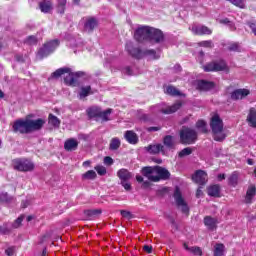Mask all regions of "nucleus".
I'll return each instance as SVG.
<instances>
[{
    "label": "nucleus",
    "mask_w": 256,
    "mask_h": 256,
    "mask_svg": "<svg viewBox=\"0 0 256 256\" xmlns=\"http://www.w3.org/2000/svg\"><path fill=\"white\" fill-rule=\"evenodd\" d=\"M134 39L141 43L142 41H154L155 43H161L165 36L163 32L157 28L150 26H140L134 33Z\"/></svg>",
    "instance_id": "1"
},
{
    "label": "nucleus",
    "mask_w": 256,
    "mask_h": 256,
    "mask_svg": "<svg viewBox=\"0 0 256 256\" xmlns=\"http://www.w3.org/2000/svg\"><path fill=\"white\" fill-rule=\"evenodd\" d=\"M142 175L144 177H147L149 181H153L154 183H157V181H161V179H169L171 177V173L163 167L160 166H147L142 168Z\"/></svg>",
    "instance_id": "2"
},
{
    "label": "nucleus",
    "mask_w": 256,
    "mask_h": 256,
    "mask_svg": "<svg viewBox=\"0 0 256 256\" xmlns=\"http://www.w3.org/2000/svg\"><path fill=\"white\" fill-rule=\"evenodd\" d=\"M64 75V83L69 87L77 86V78L83 75V72H72L71 68H60L52 73V79H59V77Z\"/></svg>",
    "instance_id": "3"
},
{
    "label": "nucleus",
    "mask_w": 256,
    "mask_h": 256,
    "mask_svg": "<svg viewBox=\"0 0 256 256\" xmlns=\"http://www.w3.org/2000/svg\"><path fill=\"white\" fill-rule=\"evenodd\" d=\"M127 52L132 55L135 59H143V57H149L150 59H159V55L155 50H141L138 47L133 46V42L129 41L126 43Z\"/></svg>",
    "instance_id": "4"
},
{
    "label": "nucleus",
    "mask_w": 256,
    "mask_h": 256,
    "mask_svg": "<svg viewBox=\"0 0 256 256\" xmlns=\"http://www.w3.org/2000/svg\"><path fill=\"white\" fill-rule=\"evenodd\" d=\"M210 127L213 133L214 141H223L225 139V132H223V120L218 114L212 116L210 120Z\"/></svg>",
    "instance_id": "5"
},
{
    "label": "nucleus",
    "mask_w": 256,
    "mask_h": 256,
    "mask_svg": "<svg viewBox=\"0 0 256 256\" xmlns=\"http://www.w3.org/2000/svg\"><path fill=\"white\" fill-rule=\"evenodd\" d=\"M59 47V40H52L44 44L42 48L39 49L37 53V59H45V57H49L55 49Z\"/></svg>",
    "instance_id": "6"
},
{
    "label": "nucleus",
    "mask_w": 256,
    "mask_h": 256,
    "mask_svg": "<svg viewBox=\"0 0 256 256\" xmlns=\"http://www.w3.org/2000/svg\"><path fill=\"white\" fill-rule=\"evenodd\" d=\"M180 141L183 145H193L197 141V132L190 128H183L180 131Z\"/></svg>",
    "instance_id": "7"
},
{
    "label": "nucleus",
    "mask_w": 256,
    "mask_h": 256,
    "mask_svg": "<svg viewBox=\"0 0 256 256\" xmlns=\"http://www.w3.org/2000/svg\"><path fill=\"white\" fill-rule=\"evenodd\" d=\"M13 168L16 169V171H33L35 164L28 159H15L13 161Z\"/></svg>",
    "instance_id": "8"
},
{
    "label": "nucleus",
    "mask_w": 256,
    "mask_h": 256,
    "mask_svg": "<svg viewBox=\"0 0 256 256\" xmlns=\"http://www.w3.org/2000/svg\"><path fill=\"white\" fill-rule=\"evenodd\" d=\"M173 197L177 207L181 209L182 213H189V206L187 205V202H185V199H183V195L181 194L179 187L175 188Z\"/></svg>",
    "instance_id": "9"
},
{
    "label": "nucleus",
    "mask_w": 256,
    "mask_h": 256,
    "mask_svg": "<svg viewBox=\"0 0 256 256\" xmlns=\"http://www.w3.org/2000/svg\"><path fill=\"white\" fill-rule=\"evenodd\" d=\"M13 131L15 133H22V134L31 133L29 130V121L27 117L25 119H20L14 122Z\"/></svg>",
    "instance_id": "10"
},
{
    "label": "nucleus",
    "mask_w": 256,
    "mask_h": 256,
    "mask_svg": "<svg viewBox=\"0 0 256 256\" xmlns=\"http://www.w3.org/2000/svg\"><path fill=\"white\" fill-rule=\"evenodd\" d=\"M204 71L209 72V71H227V63L225 61L220 60L216 62H211L206 64L203 67Z\"/></svg>",
    "instance_id": "11"
},
{
    "label": "nucleus",
    "mask_w": 256,
    "mask_h": 256,
    "mask_svg": "<svg viewBox=\"0 0 256 256\" xmlns=\"http://www.w3.org/2000/svg\"><path fill=\"white\" fill-rule=\"evenodd\" d=\"M27 119L30 133H33V131H39V129H42L43 125H45V120L41 118L33 120L31 119V116H27Z\"/></svg>",
    "instance_id": "12"
},
{
    "label": "nucleus",
    "mask_w": 256,
    "mask_h": 256,
    "mask_svg": "<svg viewBox=\"0 0 256 256\" xmlns=\"http://www.w3.org/2000/svg\"><path fill=\"white\" fill-rule=\"evenodd\" d=\"M189 29L194 35H211V33H213L207 26L199 24H193Z\"/></svg>",
    "instance_id": "13"
},
{
    "label": "nucleus",
    "mask_w": 256,
    "mask_h": 256,
    "mask_svg": "<svg viewBox=\"0 0 256 256\" xmlns=\"http://www.w3.org/2000/svg\"><path fill=\"white\" fill-rule=\"evenodd\" d=\"M179 109H181V102H176L172 106L161 105L158 111L164 115H171V113H175Z\"/></svg>",
    "instance_id": "14"
},
{
    "label": "nucleus",
    "mask_w": 256,
    "mask_h": 256,
    "mask_svg": "<svg viewBox=\"0 0 256 256\" xmlns=\"http://www.w3.org/2000/svg\"><path fill=\"white\" fill-rule=\"evenodd\" d=\"M207 179V174L203 170L196 171L192 176V180L194 183H198V185H205V183H207Z\"/></svg>",
    "instance_id": "15"
},
{
    "label": "nucleus",
    "mask_w": 256,
    "mask_h": 256,
    "mask_svg": "<svg viewBox=\"0 0 256 256\" xmlns=\"http://www.w3.org/2000/svg\"><path fill=\"white\" fill-rule=\"evenodd\" d=\"M198 91H211L215 89V83L207 80H199L197 82Z\"/></svg>",
    "instance_id": "16"
},
{
    "label": "nucleus",
    "mask_w": 256,
    "mask_h": 256,
    "mask_svg": "<svg viewBox=\"0 0 256 256\" xmlns=\"http://www.w3.org/2000/svg\"><path fill=\"white\" fill-rule=\"evenodd\" d=\"M146 149L148 153H151L152 155H157L158 153L165 155V146H163V144H151Z\"/></svg>",
    "instance_id": "17"
},
{
    "label": "nucleus",
    "mask_w": 256,
    "mask_h": 256,
    "mask_svg": "<svg viewBox=\"0 0 256 256\" xmlns=\"http://www.w3.org/2000/svg\"><path fill=\"white\" fill-rule=\"evenodd\" d=\"M124 138L128 143H130V145H137L139 141V137H137V134L132 130L126 131L124 134Z\"/></svg>",
    "instance_id": "18"
},
{
    "label": "nucleus",
    "mask_w": 256,
    "mask_h": 256,
    "mask_svg": "<svg viewBox=\"0 0 256 256\" xmlns=\"http://www.w3.org/2000/svg\"><path fill=\"white\" fill-rule=\"evenodd\" d=\"M249 95V90L247 89H237L231 94V99L237 101L239 99H245Z\"/></svg>",
    "instance_id": "19"
},
{
    "label": "nucleus",
    "mask_w": 256,
    "mask_h": 256,
    "mask_svg": "<svg viewBox=\"0 0 256 256\" xmlns=\"http://www.w3.org/2000/svg\"><path fill=\"white\" fill-rule=\"evenodd\" d=\"M77 147H79V142L74 138H70L64 143V149L66 151H75Z\"/></svg>",
    "instance_id": "20"
},
{
    "label": "nucleus",
    "mask_w": 256,
    "mask_h": 256,
    "mask_svg": "<svg viewBox=\"0 0 256 256\" xmlns=\"http://www.w3.org/2000/svg\"><path fill=\"white\" fill-rule=\"evenodd\" d=\"M101 114V108L98 106H92L87 109V115L90 119L99 120V115Z\"/></svg>",
    "instance_id": "21"
},
{
    "label": "nucleus",
    "mask_w": 256,
    "mask_h": 256,
    "mask_svg": "<svg viewBox=\"0 0 256 256\" xmlns=\"http://www.w3.org/2000/svg\"><path fill=\"white\" fill-rule=\"evenodd\" d=\"M95 27H97V19L95 18H88L84 23V31L86 33H91Z\"/></svg>",
    "instance_id": "22"
},
{
    "label": "nucleus",
    "mask_w": 256,
    "mask_h": 256,
    "mask_svg": "<svg viewBox=\"0 0 256 256\" xmlns=\"http://www.w3.org/2000/svg\"><path fill=\"white\" fill-rule=\"evenodd\" d=\"M39 7L42 13H49V11L53 10V2L51 0H44L40 2Z\"/></svg>",
    "instance_id": "23"
},
{
    "label": "nucleus",
    "mask_w": 256,
    "mask_h": 256,
    "mask_svg": "<svg viewBox=\"0 0 256 256\" xmlns=\"http://www.w3.org/2000/svg\"><path fill=\"white\" fill-rule=\"evenodd\" d=\"M79 99H85V97H89V95H93V90L91 86H82L78 92Z\"/></svg>",
    "instance_id": "24"
},
{
    "label": "nucleus",
    "mask_w": 256,
    "mask_h": 256,
    "mask_svg": "<svg viewBox=\"0 0 256 256\" xmlns=\"http://www.w3.org/2000/svg\"><path fill=\"white\" fill-rule=\"evenodd\" d=\"M255 195H256L255 186L248 187V190L246 192V197H245V203L247 204L253 203V197H255Z\"/></svg>",
    "instance_id": "25"
},
{
    "label": "nucleus",
    "mask_w": 256,
    "mask_h": 256,
    "mask_svg": "<svg viewBox=\"0 0 256 256\" xmlns=\"http://www.w3.org/2000/svg\"><path fill=\"white\" fill-rule=\"evenodd\" d=\"M204 224L208 229H216L217 228V220L212 218L211 216H206L204 218Z\"/></svg>",
    "instance_id": "26"
},
{
    "label": "nucleus",
    "mask_w": 256,
    "mask_h": 256,
    "mask_svg": "<svg viewBox=\"0 0 256 256\" xmlns=\"http://www.w3.org/2000/svg\"><path fill=\"white\" fill-rule=\"evenodd\" d=\"M163 143L167 149H175V137L167 135L164 137Z\"/></svg>",
    "instance_id": "27"
},
{
    "label": "nucleus",
    "mask_w": 256,
    "mask_h": 256,
    "mask_svg": "<svg viewBox=\"0 0 256 256\" xmlns=\"http://www.w3.org/2000/svg\"><path fill=\"white\" fill-rule=\"evenodd\" d=\"M118 177L121 181H129V179L133 177V174H131L127 169H120L118 171Z\"/></svg>",
    "instance_id": "28"
},
{
    "label": "nucleus",
    "mask_w": 256,
    "mask_h": 256,
    "mask_svg": "<svg viewBox=\"0 0 256 256\" xmlns=\"http://www.w3.org/2000/svg\"><path fill=\"white\" fill-rule=\"evenodd\" d=\"M84 215L88 220L95 219V217H97L98 215H101V210L100 209L85 210Z\"/></svg>",
    "instance_id": "29"
},
{
    "label": "nucleus",
    "mask_w": 256,
    "mask_h": 256,
    "mask_svg": "<svg viewBox=\"0 0 256 256\" xmlns=\"http://www.w3.org/2000/svg\"><path fill=\"white\" fill-rule=\"evenodd\" d=\"M221 194V188L219 185H212L208 188V195L210 197H219Z\"/></svg>",
    "instance_id": "30"
},
{
    "label": "nucleus",
    "mask_w": 256,
    "mask_h": 256,
    "mask_svg": "<svg viewBox=\"0 0 256 256\" xmlns=\"http://www.w3.org/2000/svg\"><path fill=\"white\" fill-rule=\"evenodd\" d=\"M183 247L186 251H190V253H193V255H199V256L203 255V251L201 250L200 247H197V246L189 247L187 243H184Z\"/></svg>",
    "instance_id": "31"
},
{
    "label": "nucleus",
    "mask_w": 256,
    "mask_h": 256,
    "mask_svg": "<svg viewBox=\"0 0 256 256\" xmlns=\"http://www.w3.org/2000/svg\"><path fill=\"white\" fill-rule=\"evenodd\" d=\"M247 121L250 127H256V110L254 108L250 109Z\"/></svg>",
    "instance_id": "32"
},
{
    "label": "nucleus",
    "mask_w": 256,
    "mask_h": 256,
    "mask_svg": "<svg viewBox=\"0 0 256 256\" xmlns=\"http://www.w3.org/2000/svg\"><path fill=\"white\" fill-rule=\"evenodd\" d=\"M119 147H121V140L117 137L112 138L109 145L110 151H117Z\"/></svg>",
    "instance_id": "33"
},
{
    "label": "nucleus",
    "mask_w": 256,
    "mask_h": 256,
    "mask_svg": "<svg viewBox=\"0 0 256 256\" xmlns=\"http://www.w3.org/2000/svg\"><path fill=\"white\" fill-rule=\"evenodd\" d=\"M214 256H225V245L215 244V246H214Z\"/></svg>",
    "instance_id": "34"
},
{
    "label": "nucleus",
    "mask_w": 256,
    "mask_h": 256,
    "mask_svg": "<svg viewBox=\"0 0 256 256\" xmlns=\"http://www.w3.org/2000/svg\"><path fill=\"white\" fill-rule=\"evenodd\" d=\"M112 112V109H107L105 111L100 110V115L98 116V119H101V121H109V117Z\"/></svg>",
    "instance_id": "35"
},
{
    "label": "nucleus",
    "mask_w": 256,
    "mask_h": 256,
    "mask_svg": "<svg viewBox=\"0 0 256 256\" xmlns=\"http://www.w3.org/2000/svg\"><path fill=\"white\" fill-rule=\"evenodd\" d=\"M67 5V0H57L56 10L58 13H65V7Z\"/></svg>",
    "instance_id": "36"
},
{
    "label": "nucleus",
    "mask_w": 256,
    "mask_h": 256,
    "mask_svg": "<svg viewBox=\"0 0 256 256\" xmlns=\"http://www.w3.org/2000/svg\"><path fill=\"white\" fill-rule=\"evenodd\" d=\"M165 93L172 95L173 97H179V95H181V92H179L174 86H167Z\"/></svg>",
    "instance_id": "37"
},
{
    "label": "nucleus",
    "mask_w": 256,
    "mask_h": 256,
    "mask_svg": "<svg viewBox=\"0 0 256 256\" xmlns=\"http://www.w3.org/2000/svg\"><path fill=\"white\" fill-rule=\"evenodd\" d=\"M48 123L50 125H53V127H59L61 125V121L59 120V118H57V116L50 114L48 117Z\"/></svg>",
    "instance_id": "38"
},
{
    "label": "nucleus",
    "mask_w": 256,
    "mask_h": 256,
    "mask_svg": "<svg viewBox=\"0 0 256 256\" xmlns=\"http://www.w3.org/2000/svg\"><path fill=\"white\" fill-rule=\"evenodd\" d=\"M229 1L232 5L235 7H238L239 9H245L247 5L245 4V0H226Z\"/></svg>",
    "instance_id": "39"
},
{
    "label": "nucleus",
    "mask_w": 256,
    "mask_h": 256,
    "mask_svg": "<svg viewBox=\"0 0 256 256\" xmlns=\"http://www.w3.org/2000/svg\"><path fill=\"white\" fill-rule=\"evenodd\" d=\"M238 181H239V174L237 172H233L232 175L229 177V185H232V187H235Z\"/></svg>",
    "instance_id": "40"
},
{
    "label": "nucleus",
    "mask_w": 256,
    "mask_h": 256,
    "mask_svg": "<svg viewBox=\"0 0 256 256\" xmlns=\"http://www.w3.org/2000/svg\"><path fill=\"white\" fill-rule=\"evenodd\" d=\"M219 23H221L222 25H228L230 31H235V24L230 21L229 18L220 19Z\"/></svg>",
    "instance_id": "41"
},
{
    "label": "nucleus",
    "mask_w": 256,
    "mask_h": 256,
    "mask_svg": "<svg viewBox=\"0 0 256 256\" xmlns=\"http://www.w3.org/2000/svg\"><path fill=\"white\" fill-rule=\"evenodd\" d=\"M196 127L197 129H199L200 131H202V133H207V123L203 120H199L196 123Z\"/></svg>",
    "instance_id": "42"
},
{
    "label": "nucleus",
    "mask_w": 256,
    "mask_h": 256,
    "mask_svg": "<svg viewBox=\"0 0 256 256\" xmlns=\"http://www.w3.org/2000/svg\"><path fill=\"white\" fill-rule=\"evenodd\" d=\"M97 173L94 170H89L82 175V179H95Z\"/></svg>",
    "instance_id": "43"
},
{
    "label": "nucleus",
    "mask_w": 256,
    "mask_h": 256,
    "mask_svg": "<svg viewBox=\"0 0 256 256\" xmlns=\"http://www.w3.org/2000/svg\"><path fill=\"white\" fill-rule=\"evenodd\" d=\"M9 231H11V224H3L2 226H0V233L1 235H7V233H9Z\"/></svg>",
    "instance_id": "44"
},
{
    "label": "nucleus",
    "mask_w": 256,
    "mask_h": 256,
    "mask_svg": "<svg viewBox=\"0 0 256 256\" xmlns=\"http://www.w3.org/2000/svg\"><path fill=\"white\" fill-rule=\"evenodd\" d=\"M199 47H206L211 49L213 47V41L211 40H205L198 43Z\"/></svg>",
    "instance_id": "45"
},
{
    "label": "nucleus",
    "mask_w": 256,
    "mask_h": 256,
    "mask_svg": "<svg viewBox=\"0 0 256 256\" xmlns=\"http://www.w3.org/2000/svg\"><path fill=\"white\" fill-rule=\"evenodd\" d=\"M95 171H97L98 175H106L107 168H105L104 166L98 165L95 167Z\"/></svg>",
    "instance_id": "46"
},
{
    "label": "nucleus",
    "mask_w": 256,
    "mask_h": 256,
    "mask_svg": "<svg viewBox=\"0 0 256 256\" xmlns=\"http://www.w3.org/2000/svg\"><path fill=\"white\" fill-rule=\"evenodd\" d=\"M191 153V148H184L182 151L179 152V157H187V155H191Z\"/></svg>",
    "instance_id": "47"
},
{
    "label": "nucleus",
    "mask_w": 256,
    "mask_h": 256,
    "mask_svg": "<svg viewBox=\"0 0 256 256\" xmlns=\"http://www.w3.org/2000/svg\"><path fill=\"white\" fill-rule=\"evenodd\" d=\"M75 47L76 49H78V51H83L85 49V43L83 42V40L79 39L77 40Z\"/></svg>",
    "instance_id": "48"
},
{
    "label": "nucleus",
    "mask_w": 256,
    "mask_h": 256,
    "mask_svg": "<svg viewBox=\"0 0 256 256\" xmlns=\"http://www.w3.org/2000/svg\"><path fill=\"white\" fill-rule=\"evenodd\" d=\"M229 51H241V46L238 43H232L228 47Z\"/></svg>",
    "instance_id": "49"
},
{
    "label": "nucleus",
    "mask_w": 256,
    "mask_h": 256,
    "mask_svg": "<svg viewBox=\"0 0 256 256\" xmlns=\"http://www.w3.org/2000/svg\"><path fill=\"white\" fill-rule=\"evenodd\" d=\"M0 202L1 203H9V194L0 193Z\"/></svg>",
    "instance_id": "50"
},
{
    "label": "nucleus",
    "mask_w": 256,
    "mask_h": 256,
    "mask_svg": "<svg viewBox=\"0 0 256 256\" xmlns=\"http://www.w3.org/2000/svg\"><path fill=\"white\" fill-rule=\"evenodd\" d=\"M26 43L28 45H35V43H37V37L35 36H29L27 39H26Z\"/></svg>",
    "instance_id": "51"
},
{
    "label": "nucleus",
    "mask_w": 256,
    "mask_h": 256,
    "mask_svg": "<svg viewBox=\"0 0 256 256\" xmlns=\"http://www.w3.org/2000/svg\"><path fill=\"white\" fill-rule=\"evenodd\" d=\"M25 216H20L17 218V220L13 223L12 227H14L15 229H17V227H19L21 225V223H23V219Z\"/></svg>",
    "instance_id": "52"
},
{
    "label": "nucleus",
    "mask_w": 256,
    "mask_h": 256,
    "mask_svg": "<svg viewBox=\"0 0 256 256\" xmlns=\"http://www.w3.org/2000/svg\"><path fill=\"white\" fill-rule=\"evenodd\" d=\"M120 213H121L122 217H124L125 219H131V217H133L131 212H129L127 210H121Z\"/></svg>",
    "instance_id": "53"
},
{
    "label": "nucleus",
    "mask_w": 256,
    "mask_h": 256,
    "mask_svg": "<svg viewBox=\"0 0 256 256\" xmlns=\"http://www.w3.org/2000/svg\"><path fill=\"white\" fill-rule=\"evenodd\" d=\"M128 180L126 181H121V185L122 187H124V189L126 191H131V184L127 182Z\"/></svg>",
    "instance_id": "54"
},
{
    "label": "nucleus",
    "mask_w": 256,
    "mask_h": 256,
    "mask_svg": "<svg viewBox=\"0 0 256 256\" xmlns=\"http://www.w3.org/2000/svg\"><path fill=\"white\" fill-rule=\"evenodd\" d=\"M147 131H148L149 133H153V132H155V131H161V126L148 127V128H147Z\"/></svg>",
    "instance_id": "55"
},
{
    "label": "nucleus",
    "mask_w": 256,
    "mask_h": 256,
    "mask_svg": "<svg viewBox=\"0 0 256 256\" xmlns=\"http://www.w3.org/2000/svg\"><path fill=\"white\" fill-rule=\"evenodd\" d=\"M104 164L105 165H113V158L109 157V156H106L104 158Z\"/></svg>",
    "instance_id": "56"
},
{
    "label": "nucleus",
    "mask_w": 256,
    "mask_h": 256,
    "mask_svg": "<svg viewBox=\"0 0 256 256\" xmlns=\"http://www.w3.org/2000/svg\"><path fill=\"white\" fill-rule=\"evenodd\" d=\"M123 73L126 75H133V70H131V67L127 66L124 68Z\"/></svg>",
    "instance_id": "57"
},
{
    "label": "nucleus",
    "mask_w": 256,
    "mask_h": 256,
    "mask_svg": "<svg viewBox=\"0 0 256 256\" xmlns=\"http://www.w3.org/2000/svg\"><path fill=\"white\" fill-rule=\"evenodd\" d=\"M30 203H31V201L29 199H26V200L22 201L21 206L23 209H25V208L29 207Z\"/></svg>",
    "instance_id": "58"
},
{
    "label": "nucleus",
    "mask_w": 256,
    "mask_h": 256,
    "mask_svg": "<svg viewBox=\"0 0 256 256\" xmlns=\"http://www.w3.org/2000/svg\"><path fill=\"white\" fill-rule=\"evenodd\" d=\"M143 249L146 251V253H151V251H153V247L149 245H145Z\"/></svg>",
    "instance_id": "59"
},
{
    "label": "nucleus",
    "mask_w": 256,
    "mask_h": 256,
    "mask_svg": "<svg viewBox=\"0 0 256 256\" xmlns=\"http://www.w3.org/2000/svg\"><path fill=\"white\" fill-rule=\"evenodd\" d=\"M5 253L8 256H13L14 250H13V248H8V249H6Z\"/></svg>",
    "instance_id": "60"
},
{
    "label": "nucleus",
    "mask_w": 256,
    "mask_h": 256,
    "mask_svg": "<svg viewBox=\"0 0 256 256\" xmlns=\"http://www.w3.org/2000/svg\"><path fill=\"white\" fill-rule=\"evenodd\" d=\"M250 29H252V33H254V35L256 36V24L255 23L250 24Z\"/></svg>",
    "instance_id": "61"
},
{
    "label": "nucleus",
    "mask_w": 256,
    "mask_h": 256,
    "mask_svg": "<svg viewBox=\"0 0 256 256\" xmlns=\"http://www.w3.org/2000/svg\"><path fill=\"white\" fill-rule=\"evenodd\" d=\"M203 187H199L196 191V197H199L200 195H203Z\"/></svg>",
    "instance_id": "62"
},
{
    "label": "nucleus",
    "mask_w": 256,
    "mask_h": 256,
    "mask_svg": "<svg viewBox=\"0 0 256 256\" xmlns=\"http://www.w3.org/2000/svg\"><path fill=\"white\" fill-rule=\"evenodd\" d=\"M136 180L138 181V183H143V176L137 175Z\"/></svg>",
    "instance_id": "63"
},
{
    "label": "nucleus",
    "mask_w": 256,
    "mask_h": 256,
    "mask_svg": "<svg viewBox=\"0 0 256 256\" xmlns=\"http://www.w3.org/2000/svg\"><path fill=\"white\" fill-rule=\"evenodd\" d=\"M223 179H225V174H219L218 181H223Z\"/></svg>",
    "instance_id": "64"
}]
</instances>
